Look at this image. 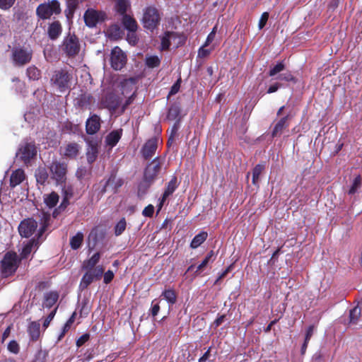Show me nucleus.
<instances>
[{"label":"nucleus","mask_w":362,"mask_h":362,"mask_svg":"<svg viewBox=\"0 0 362 362\" xmlns=\"http://www.w3.org/2000/svg\"><path fill=\"white\" fill-rule=\"evenodd\" d=\"M72 78V72L62 69L54 73L51 82L54 88L61 93H64L69 89Z\"/></svg>","instance_id":"f257e3e1"},{"label":"nucleus","mask_w":362,"mask_h":362,"mask_svg":"<svg viewBox=\"0 0 362 362\" xmlns=\"http://www.w3.org/2000/svg\"><path fill=\"white\" fill-rule=\"evenodd\" d=\"M160 21V16L156 8L148 6L144 9L141 23L146 29L154 30L158 25Z\"/></svg>","instance_id":"f03ea898"},{"label":"nucleus","mask_w":362,"mask_h":362,"mask_svg":"<svg viewBox=\"0 0 362 362\" xmlns=\"http://www.w3.org/2000/svg\"><path fill=\"white\" fill-rule=\"evenodd\" d=\"M60 12V4L57 0H49L47 2L40 4L36 9V13L41 19H48L52 15L59 14Z\"/></svg>","instance_id":"7ed1b4c3"},{"label":"nucleus","mask_w":362,"mask_h":362,"mask_svg":"<svg viewBox=\"0 0 362 362\" xmlns=\"http://www.w3.org/2000/svg\"><path fill=\"white\" fill-rule=\"evenodd\" d=\"M185 41V37L182 35L168 32L161 38V49H167L170 47H177Z\"/></svg>","instance_id":"20e7f679"},{"label":"nucleus","mask_w":362,"mask_h":362,"mask_svg":"<svg viewBox=\"0 0 362 362\" xmlns=\"http://www.w3.org/2000/svg\"><path fill=\"white\" fill-rule=\"evenodd\" d=\"M50 177L57 184H63L66 180V165L57 161L53 162L49 166Z\"/></svg>","instance_id":"39448f33"},{"label":"nucleus","mask_w":362,"mask_h":362,"mask_svg":"<svg viewBox=\"0 0 362 362\" xmlns=\"http://www.w3.org/2000/svg\"><path fill=\"white\" fill-rule=\"evenodd\" d=\"M17 255L16 253L8 252L1 262L2 272L5 276L12 274L17 269Z\"/></svg>","instance_id":"423d86ee"},{"label":"nucleus","mask_w":362,"mask_h":362,"mask_svg":"<svg viewBox=\"0 0 362 362\" xmlns=\"http://www.w3.org/2000/svg\"><path fill=\"white\" fill-rule=\"evenodd\" d=\"M110 62L115 70H121L127 63V56L119 47H115L112 50Z\"/></svg>","instance_id":"0eeeda50"},{"label":"nucleus","mask_w":362,"mask_h":362,"mask_svg":"<svg viewBox=\"0 0 362 362\" xmlns=\"http://www.w3.org/2000/svg\"><path fill=\"white\" fill-rule=\"evenodd\" d=\"M86 24L88 27H94L97 23L104 21L105 14L93 8L88 9L83 16Z\"/></svg>","instance_id":"6e6552de"},{"label":"nucleus","mask_w":362,"mask_h":362,"mask_svg":"<svg viewBox=\"0 0 362 362\" xmlns=\"http://www.w3.org/2000/svg\"><path fill=\"white\" fill-rule=\"evenodd\" d=\"M30 50L23 48H16L13 52V60L16 65L22 66L28 63L31 59Z\"/></svg>","instance_id":"1a4fd4ad"},{"label":"nucleus","mask_w":362,"mask_h":362,"mask_svg":"<svg viewBox=\"0 0 362 362\" xmlns=\"http://www.w3.org/2000/svg\"><path fill=\"white\" fill-rule=\"evenodd\" d=\"M37 151L35 145L31 143H27L22 146L16 153L25 163H28L35 155Z\"/></svg>","instance_id":"9d476101"},{"label":"nucleus","mask_w":362,"mask_h":362,"mask_svg":"<svg viewBox=\"0 0 362 362\" xmlns=\"http://www.w3.org/2000/svg\"><path fill=\"white\" fill-rule=\"evenodd\" d=\"M37 227V224L35 220L32 218L25 219L18 226L19 233L23 237L29 238L36 230Z\"/></svg>","instance_id":"9b49d317"},{"label":"nucleus","mask_w":362,"mask_h":362,"mask_svg":"<svg viewBox=\"0 0 362 362\" xmlns=\"http://www.w3.org/2000/svg\"><path fill=\"white\" fill-rule=\"evenodd\" d=\"M63 49L69 56H74L78 53L80 47L75 36H68L64 39Z\"/></svg>","instance_id":"f8f14e48"},{"label":"nucleus","mask_w":362,"mask_h":362,"mask_svg":"<svg viewBox=\"0 0 362 362\" xmlns=\"http://www.w3.org/2000/svg\"><path fill=\"white\" fill-rule=\"evenodd\" d=\"M349 323L362 325V303H358L350 310Z\"/></svg>","instance_id":"ddd939ff"},{"label":"nucleus","mask_w":362,"mask_h":362,"mask_svg":"<svg viewBox=\"0 0 362 362\" xmlns=\"http://www.w3.org/2000/svg\"><path fill=\"white\" fill-rule=\"evenodd\" d=\"M157 148V139H151L146 141L142 148L141 152L146 158L152 157Z\"/></svg>","instance_id":"4468645a"},{"label":"nucleus","mask_w":362,"mask_h":362,"mask_svg":"<svg viewBox=\"0 0 362 362\" xmlns=\"http://www.w3.org/2000/svg\"><path fill=\"white\" fill-rule=\"evenodd\" d=\"M100 118L96 115H93L86 122V132L89 134L96 133L100 129Z\"/></svg>","instance_id":"2eb2a0df"},{"label":"nucleus","mask_w":362,"mask_h":362,"mask_svg":"<svg viewBox=\"0 0 362 362\" xmlns=\"http://www.w3.org/2000/svg\"><path fill=\"white\" fill-rule=\"evenodd\" d=\"M135 83V79L132 78L122 81L120 83L122 93L125 96L133 95Z\"/></svg>","instance_id":"dca6fc26"},{"label":"nucleus","mask_w":362,"mask_h":362,"mask_svg":"<svg viewBox=\"0 0 362 362\" xmlns=\"http://www.w3.org/2000/svg\"><path fill=\"white\" fill-rule=\"evenodd\" d=\"M98 144L95 141H88V148L86 151V157L88 162L92 163L98 156Z\"/></svg>","instance_id":"f3484780"},{"label":"nucleus","mask_w":362,"mask_h":362,"mask_svg":"<svg viewBox=\"0 0 362 362\" xmlns=\"http://www.w3.org/2000/svg\"><path fill=\"white\" fill-rule=\"evenodd\" d=\"M80 149L81 148L77 144L70 143L64 147L62 151V154L66 157L73 158L77 156Z\"/></svg>","instance_id":"a211bd4d"},{"label":"nucleus","mask_w":362,"mask_h":362,"mask_svg":"<svg viewBox=\"0 0 362 362\" xmlns=\"http://www.w3.org/2000/svg\"><path fill=\"white\" fill-rule=\"evenodd\" d=\"M25 174L23 170L17 169L13 171L10 177V185L14 187L21 184L25 180Z\"/></svg>","instance_id":"6ab92c4d"},{"label":"nucleus","mask_w":362,"mask_h":362,"mask_svg":"<svg viewBox=\"0 0 362 362\" xmlns=\"http://www.w3.org/2000/svg\"><path fill=\"white\" fill-rule=\"evenodd\" d=\"M177 187V179L176 177H173L171 180L168 183L167 187L163 194L159 209L162 207L163 203L165 202L167 197L174 192Z\"/></svg>","instance_id":"aec40b11"},{"label":"nucleus","mask_w":362,"mask_h":362,"mask_svg":"<svg viewBox=\"0 0 362 362\" xmlns=\"http://www.w3.org/2000/svg\"><path fill=\"white\" fill-rule=\"evenodd\" d=\"M122 23L124 28L129 31H136L138 25L136 20L130 16L124 15L122 18Z\"/></svg>","instance_id":"412c9836"},{"label":"nucleus","mask_w":362,"mask_h":362,"mask_svg":"<svg viewBox=\"0 0 362 362\" xmlns=\"http://www.w3.org/2000/svg\"><path fill=\"white\" fill-rule=\"evenodd\" d=\"M159 170V166L158 164L152 163L149 164L146 170L144 173L145 180L148 181H151L157 175Z\"/></svg>","instance_id":"4be33fe9"},{"label":"nucleus","mask_w":362,"mask_h":362,"mask_svg":"<svg viewBox=\"0 0 362 362\" xmlns=\"http://www.w3.org/2000/svg\"><path fill=\"white\" fill-rule=\"evenodd\" d=\"M58 298L59 296L57 292L47 293L44 296L43 306L48 308L52 307L57 301Z\"/></svg>","instance_id":"5701e85b"},{"label":"nucleus","mask_w":362,"mask_h":362,"mask_svg":"<svg viewBox=\"0 0 362 362\" xmlns=\"http://www.w3.org/2000/svg\"><path fill=\"white\" fill-rule=\"evenodd\" d=\"M214 252L211 251L202 262V263L197 267L194 272L196 276L199 275L205 269L209 263L214 260Z\"/></svg>","instance_id":"b1692460"},{"label":"nucleus","mask_w":362,"mask_h":362,"mask_svg":"<svg viewBox=\"0 0 362 362\" xmlns=\"http://www.w3.org/2000/svg\"><path fill=\"white\" fill-rule=\"evenodd\" d=\"M28 332L33 340H37L40 336V324L37 322H32L28 327Z\"/></svg>","instance_id":"393cba45"},{"label":"nucleus","mask_w":362,"mask_h":362,"mask_svg":"<svg viewBox=\"0 0 362 362\" xmlns=\"http://www.w3.org/2000/svg\"><path fill=\"white\" fill-rule=\"evenodd\" d=\"M44 202L47 206L53 208L59 202V196L55 192H52L44 196Z\"/></svg>","instance_id":"a878e982"},{"label":"nucleus","mask_w":362,"mask_h":362,"mask_svg":"<svg viewBox=\"0 0 362 362\" xmlns=\"http://www.w3.org/2000/svg\"><path fill=\"white\" fill-rule=\"evenodd\" d=\"M62 32V26L59 22L52 23L48 28V33L52 39L57 38Z\"/></svg>","instance_id":"bb28decb"},{"label":"nucleus","mask_w":362,"mask_h":362,"mask_svg":"<svg viewBox=\"0 0 362 362\" xmlns=\"http://www.w3.org/2000/svg\"><path fill=\"white\" fill-rule=\"evenodd\" d=\"M122 30L117 25L110 26L107 30V35L109 37L117 40L122 37Z\"/></svg>","instance_id":"cd10ccee"},{"label":"nucleus","mask_w":362,"mask_h":362,"mask_svg":"<svg viewBox=\"0 0 362 362\" xmlns=\"http://www.w3.org/2000/svg\"><path fill=\"white\" fill-rule=\"evenodd\" d=\"M207 235L206 232L199 233L192 239L190 247L193 249L197 248L206 240Z\"/></svg>","instance_id":"c85d7f7f"},{"label":"nucleus","mask_w":362,"mask_h":362,"mask_svg":"<svg viewBox=\"0 0 362 362\" xmlns=\"http://www.w3.org/2000/svg\"><path fill=\"white\" fill-rule=\"evenodd\" d=\"M100 255L99 252L95 253L90 259L84 261L83 263V268L86 269H93L96 264L99 262Z\"/></svg>","instance_id":"c756f323"},{"label":"nucleus","mask_w":362,"mask_h":362,"mask_svg":"<svg viewBox=\"0 0 362 362\" xmlns=\"http://www.w3.org/2000/svg\"><path fill=\"white\" fill-rule=\"evenodd\" d=\"M121 137V133L119 131H114L110 133L106 137V143L111 147L116 145Z\"/></svg>","instance_id":"7c9ffc66"},{"label":"nucleus","mask_w":362,"mask_h":362,"mask_svg":"<svg viewBox=\"0 0 362 362\" xmlns=\"http://www.w3.org/2000/svg\"><path fill=\"white\" fill-rule=\"evenodd\" d=\"M83 240V235L81 233H76L70 240V245L72 249L76 250L79 248Z\"/></svg>","instance_id":"2f4dec72"},{"label":"nucleus","mask_w":362,"mask_h":362,"mask_svg":"<svg viewBox=\"0 0 362 362\" xmlns=\"http://www.w3.org/2000/svg\"><path fill=\"white\" fill-rule=\"evenodd\" d=\"M35 177L37 182L43 184L48 178V174L45 168H39L35 172Z\"/></svg>","instance_id":"473e14b6"},{"label":"nucleus","mask_w":362,"mask_h":362,"mask_svg":"<svg viewBox=\"0 0 362 362\" xmlns=\"http://www.w3.org/2000/svg\"><path fill=\"white\" fill-rule=\"evenodd\" d=\"M264 167L263 165H257L252 170V183L256 185L258 183L259 178L262 174Z\"/></svg>","instance_id":"72a5a7b5"},{"label":"nucleus","mask_w":362,"mask_h":362,"mask_svg":"<svg viewBox=\"0 0 362 362\" xmlns=\"http://www.w3.org/2000/svg\"><path fill=\"white\" fill-rule=\"evenodd\" d=\"M37 247V243L32 240H30L29 243L24 246L23 248L21 255L23 258L27 257L30 252L33 251V248H35Z\"/></svg>","instance_id":"f704fd0d"},{"label":"nucleus","mask_w":362,"mask_h":362,"mask_svg":"<svg viewBox=\"0 0 362 362\" xmlns=\"http://www.w3.org/2000/svg\"><path fill=\"white\" fill-rule=\"evenodd\" d=\"M95 280L94 274L88 270L83 276L81 281V286L86 288Z\"/></svg>","instance_id":"c9c22d12"},{"label":"nucleus","mask_w":362,"mask_h":362,"mask_svg":"<svg viewBox=\"0 0 362 362\" xmlns=\"http://www.w3.org/2000/svg\"><path fill=\"white\" fill-rule=\"evenodd\" d=\"M130 4L128 0H117L116 8L121 14H124L129 7Z\"/></svg>","instance_id":"e433bc0d"},{"label":"nucleus","mask_w":362,"mask_h":362,"mask_svg":"<svg viewBox=\"0 0 362 362\" xmlns=\"http://www.w3.org/2000/svg\"><path fill=\"white\" fill-rule=\"evenodd\" d=\"M286 117H284L276 123L272 132L273 136H276L281 132V131L286 126Z\"/></svg>","instance_id":"4c0bfd02"},{"label":"nucleus","mask_w":362,"mask_h":362,"mask_svg":"<svg viewBox=\"0 0 362 362\" xmlns=\"http://www.w3.org/2000/svg\"><path fill=\"white\" fill-rule=\"evenodd\" d=\"M164 298L170 304H174L176 301V295L173 290H166L163 292Z\"/></svg>","instance_id":"58836bf2"},{"label":"nucleus","mask_w":362,"mask_h":362,"mask_svg":"<svg viewBox=\"0 0 362 362\" xmlns=\"http://www.w3.org/2000/svg\"><path fill=\"white\" fill-rule=\"evenodd\" d=\"M160 62V60L157 56H149L146 59V65L150 68L157 67Z\"/></svg>","instance_id":"ea45409f"},{"label":"nucleus","mask_w":362,"mask_h":362,"mask_svg":"<svg viewBox=\"0 0 362 362\" xmlns=\"http://www.w3.org/2000/svg\"><path fill=\"white\" fill-rule=\"evenodd\" d=\"M126 221L124 218H122L115 226V233L116 235H121L126 228Z\"/></svg>","instance_id":"a19ab883"},{"label":"nucleus","mask_w":362,"mask_h":362,"mask_svg":"<svg viewBox=\"0 0 362 362\" xmlns=\"http://www.w3.org/2000/svg\"><path fill=\"white\" fill-rule=\"evenodd\" d=\"M28 77L32 80L38 79L40 77V71L36 67H29L27 69Z\"/></svg>","instance_id":"79ce46f5"},{"label":"nucleus","mask_w":362,"mask_h":362,"mask_svg":"<svg viewBox=\"0 0 362 362\" xmlns=\"http://www.w3.org/2000/svg\"><path fill=\"white\" fill-rule=\"evenodd\" d=\"M285 69V66L283 62H279L269 71V76H273L278 73L282 71Z\"/></svg>","instance_id":"37998d69"},{"label":"nucleus","mask_w":362,"mask_h":362,"mask_svg":"<svg viewBox=\"0 0 362 362\" xmlns=\"http://www.w3.org/2000/svg\"><path fill=\"white\" fill-rule=\"evenodd\" d=\"M361 185V177L357 176L354 178L353 184L349 191V193L352 194H354Z\"/></svg>","instance_id":"c03bdc74"},{"label":"nucleus","mask_w":362,"mask_h":362,"mask_svg":"<svg viewBox=\"0 0 362 362\" xmlns=\"http://www.w3.org/2000/svg\"><path fill=\"white\" fill-rule=\"evenodd\" d=\"M206 46H204V44L199 48L198 51V57L201 58L206 57L209 55L211 52L213 50L214 47L210 49H206Z\"/></svg>","instance_id":"a18cd8bd"},{"label":"nucleus","mask_w":362,"mask_h":362,"mask_svg":"<svg viewBox=\"0 0 362 362\" xmlns=\"http://www.w3.org/2000/svg\"><path fill=\"white\" fill-rule=\"evenodd\" d=\"M16 0H0V8L2 10H8L15 3Z\"/></svg>","instance_id":"49530a36"},{"label":"nucleus","mask_w":362,"mask_h":362,"mask_svg":"<svg viewBox=\"0 0 362 362\" xmlns=\"http://www.w3.org/2000/svg\"><path fill=\"white\" fill-rule=\"evenodd\" d=\"M88 270L90 271V273H93L94 274L95 279H98V278H100L104 272V269L103 268V267L100 266L96 267L95 268H93Z\"/></svg>","instance_id":"de8ad7c7"},{"label":"nucleus","mask_w":362,"mask_h":362,"mask_svg":"<svg viewBox=\"0 0 362 362\" xmlns=\"http://www.w3.org/2000/svg\"><path fill=\"white\" fill-rule=\"evenodd\" d=\"M268 18H269V13L267 12H264L262 14L260 19L259 21V23H258V27H259V30L262 29L264 27V25H266V23L268 21Z\"/></svg>","instance_id":"09e8293b"},{"label":"nucleus","mask_w":362,"mask_h":362,"mask_svg":"<svg viewBox=\"0 0 362 362\" xmlns=\"http://www.w3.org/2000/svg\"><path fill=\"white\" fill-rule=\"evenodd\" d=\"M8 349L11 353L18 354L19 351V345L16 341H11L8 344Z\"/></svg>","instance_id":"8fccbe9b"},{"label":"nucleus","mask_w":362,"mask_h":362,"mask_svg":"<svg viewBox=\"0 0 362 362\" xmlns=\"http://www.w3.org/2000/svg\"><path fill=\"white\" fill-rule=\"evenodd\" d=\"M136 31L129 32L127 34V40L129 42V44L134 45L137 42V37L135 33Z\"/></svg>","instance_id":"3c124183"},{"label":"nucleus","mask_w":362,"mask_h":362,"mask_svg":"<svg viewBox=\"0 0 362 362\" xmlns=\"http://www.w3.org/2000/svg\"><path fill=\"white\" fill-rule=\"evenodd\" d=\"M56 310H57V308L54 309V310H52V311L49 314V315L47 317V318L45 320V321H44V322H43V325H42V326H43V327H44L45 329H46V328L49 326V325L50 322H51V321L52 320V319L54 318V315H55V314H56Z\"/></svg>","instance_id":"603ef678"},{"label":"nucleus","mask_w":362,"mask_h":362,"mask_svg":"<svg viewBox=\"0 0 362 362\" xmlns=\"http://www.w3.org/2000/svg\"><path fill=\"white\" fill-rule=\"evenodd\" d=\"M75 315H76V313H74L72 314V315L70 317V318L68 320V321L66 322V324L64 325V328H63L62 335H64V333L69 329L71 325L73 324V322L75 320Z\"/></svg>","instance_id":"864d4df0"},{"label":"nucleus","mask_w":362,"mask_h":362,"mask_svg":"<svg viewBox=\"0 0 362 362\" xmlns=\"http://www.w3.org/2000/svg\"><path fill=\"white\" fill-rule=\"evenodd\" d=\"M153 211H154L153 206L151 204H149L146 207L144 208V209L142 211V214L144 216L151 217V216H152Z\"/></svg>","instance_id":"5fc2aeb1"},{"label":"nucleus","mask_w":362,"mask_h":362,"mask_svg":"<svg viewBox=\"0 0 362 362\" xmlns=\"http://www.w3.org/2000/svg\"><path fill=\"white\" fill-rule=\"evenodd\" d=\"M89 339V334H85L80 337L76 341V346L78 347L81 346L83 344H85Z\"/></svg>","instance_id":"6e6d98bb"},{"label":"nucleus","mask_w":362,"mask_h":362,"mask_svg":"<svg viewBox=\"0 0 362 362\" xmlns=\"http://www.w3.org/2000/svg\"><path fill=\"white\" fill-rule=\"evenodd\" d=\"M114 277V274L112 271L108 270L104 274V282L105 284L110 283Z\"/></svg>","instance_id":"4d7b16f0"},{"label":"nucleus","mask_w":362,"mask_h":362,"mask_svg":"<svg viewBox=\"0 0 362 362\" xmlns=\"http://www.w3.org/2000/svg\"><path fill=\"white\" fill-rule=\"evenodd\" d=\"M180 88V79L177 80V81L172 86L169 94L174 95V94L177 93L179 91Z\"/></svg>","instance_id":"13d9d810"},{"label":"nucleus","mask_w":362,"mask_h":362,"mask_svg":"<svg viewBox=\"0 0 362 362\" xmlns=\"http://www.w3.org/2000/svg\"><path fill=\"white\" fill-rule=\"evenodd\" d=\"M278 78L280 79V80L286 81H293L294 80V78L293 77V76L290 73L283 74L280 75L278 77Z\"/></svg>","instance_id":"bf43d9fd"},{"label":"nucleus","mask_w":362,"mask_h":362,"mask_svg":"<svg viewBox=\"0 0 362 362\" xmlns=\"http://www.w3.org/2000/svg\"><path fill=\"white\" fill-rule=\"evenodd\" d=\"M214 32H211L206 37V40L204 42V46H209L215 38Z\"/></svg>","instance_id":"052dcab7"},{"label":"nucleus","mask_w":362,"mask_h":362,"mask_svg":"<svg viewBox=\"0 0 362 362\" xmlns=\"http://www.w3.org/2000/svg\"><path fill=\"white\" fill-rule=\"evenodd\" d=\"M313 330H314V327L313 326H310L308 327L306 334H305V341L306 342H308L309 340L310 339V338L313 334Z\"/></svg>","instance_id":"680f3d73"},{"label":"nucleus","mask_w":362,"mask_h":362,"mask_svg":"<svg viewBox=\"0 0 362 362\" xmlns=\"http://www.w3.org/2000/svg\"><path fill=\"white\" fill-rule=\"evenodd\" d=\"M280 86H281V85L279 83H276L272 85L271 86H269V88L267 90V93H274V92L277 91V90L279 88Z\"/></svg>","instance_id":"e2e57ef3"},{"label":"nucleus","mask_w":362,"mask_h":362,"mask_svg":"<svg viewBox=\"0 0 362 362\" xmlns=\"http://www.w3.org/2000/svg\"><path fill=\"white\" fill-rule=\"evenodd\" d=\"M153 303H154V301H153L151 313L153 316H156L160 310V306H159L158 303L153 304Z\"/></svg>","instance_id":"0e129e2a"},{"label":"nucleus","mask_w":362,"mask_h":362,"mask_svg":"<svg viewBox=\"0 0 362 362\" xmlns=\"http://www.w3.org/2000/svg\"><path fill=\"white\" fill-rule=\"evenodd\" d=\"M224 319H225V315H221L219 317H218L214 322V324L215 325L216 327H218L223 321H224Z\"/></svg>","instance_id":"69168bd1"},{"label":"nucleus","mask_w":362,"mask_h":362,"mask_svg":"<svg viewBox=\"0 0 362 362\" xmlns=\"http://www.w3.org/2000/svg\"><path fill=\"white\" fill-rule=\"evenodd\" d=\"M308 343V342H306V341H305V342H304V344H303V346H302V348H301V353H302V354H305V351H306V349H307Z\"/></svg>","instance_id":"338daca9"},{"label":"nucleus","mask_w":362,"mask_h":362,"mask_svg":"<svg viewBox=\"0 0 362 362\" xmlns=\"http://www.w3.org/2000/svg\"><path fill=\"white\" fill-rule=\"evenodd\" d=\"M9 333H10V327H8V328L4 331V334H3V338L4 339V338L7 337L8 336Z\"/></svg>","instance_id":"774afa93"}]
</instances>
